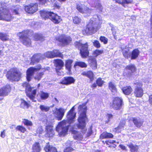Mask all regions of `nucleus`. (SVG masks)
Listing matches in <instances>:
<instances>
[{
  "instance_id": "6",
  "label": "nucleus",
  "mask_w": 152,
  "mask_h": 152,
  "mask_svg": "<svg viewBox=\"0 0 152 152\" xmlns=\"http://www.w3.org/2000/svg\"><path fill=\"white\" fill-rule=\"evenodd\" d=\"M66 120L60 122L56 127V131L60 137L64 136L67 134L68 127L66 125Z\"/></svg>"
},
{
  "instance_id": "35",
  "label": "nucleus",
  "mask_w": 152,
  "mask_h": 152,
  "mask_svg": "<svg viewBox=\"0 0 152 152\" xmlns=\"http://www.w3.org/2000/svg\"><path fill=\"white\" fill-rule=\"evenodd\" d=\"M109 88L113 94H114L116 92L117 90L116 86L112 82L109 83Z\"/></svg>"
},
{
  "instance_id": "5",
  "label": "nucleus",
  "mask_w": 152,
  "mask_h": 152,
  "mask_svg": "<svg viewBox=\"0 0 152 152\" xmlns=\"http://www.w3.org/2000/svg\"><path fill=\"white\" fill-rule=\"evenodd\" d=\"M22 86L26 88L25 91L27 96L32 101L36 102L35 96L36 94V90L31 87L30 85L26 82L23 83Z\"/></svg>"
},
{
  "instance_id": "20",
  "label": "nucleus",
  "mask_w": 152,
  "mask_h": 152,
  "mask_svg": "<svg viewBox=\"0 0 152 152\" xmlns=\"http://www.w3.org/2000/svg\"><path fill=\"white\" fill-rule=\"evenodd\" d=\"M88 62L92 69L95 70L97 68V64L96 58L93 57H90L89 59Z\"/></svg>"
},
{
  "instance_id": "12",
  "label": "nucleus",
  "mask_w": 152,
  "mask_h": 152,
  "mask_svg": "<svg viewBox=\"0 0 152 152\" xmlns=\"http://www.w3.org/2000/svg\"><path fill=\"white\" fill-rule=\"evenodd\" d=\"M38 9L37 3H31L28 6L25 7V11L28 14H33L37 11Z\"/></svg>"
},
{
  "instance_id": "54",
  "label": "nucleus",
  "mask_w": 152,
  "mask_h": 152,
  "mask_svg": "<svg viewBox=\"0 0 152 152\" xmlns=\"http://www.w3.org/2000/svg\"><path fill=\"white\" fill-rule=\"evenodd\" d=\"M93 45L94 47L97 48H99L100 47L101 45L99 41L95 40L93 42Z\"/></svg>"
},
{
  "instance_id": "40",
  "label": "nucleus",
  "mask_w": 152,
  "mask_h": 152,
  "mask_svg": "<svg viewBox=\"0 0 152 152\" xmlns=\"http://www.w3.org/2000/svg\"><path fill=\"white\" fill-rule=\"evenodd\" d=\"M8 36L5 33L0 32V39L2 41H6L9 40Z\"/></svg>"
},
{
  "instance_id": "13",
  "label": "nucleus",
  "mask_w": 152,
  "mask_h": 152,
  "mask_svg": "<svg viewBox=\"0 0 152 152\" xmlns=\"http://www.w3.org/2000/svg\"><path fill=\"white\" fill-rule=\"evenodd\" d=\"M41 68V65H38L37 68L31 67L28 69L26 72V79L28 81H30L35 72L39 70Z\"/></svg>"
},
{
  "instance_id": "45",
  "label": "nucleus",
  "mask_w": 152,
  "mask_h": 152,
  "mask_svg": "<svg viewBox=\"0 0 152 152\" xmlns=\"http://www.w3.org/2000/svg\"><path fill=\"white\" fill-rule=\"evenodd\" d=\"M44 56V57H47L48 58H54L52 51H48L45 53Z\"/></svg>"
},
{
  "instance_id": "56",
  "label": "nucleus",
  "mask_w": 152,
  "mask_h": 152,
  "mask_svg": "<svg viewBox=\"0 0 152 152\" xmlns=\"http://www.w3.org/2000/svg\"><path fill=\"white\" fill-rule=\"evenodd\" d=\"M106 118L107 120L105 122L106 123H108L110 121V120L112 118L113 115L110 114H107L106 116Z\"/></svg>"
},
{
  "instance_id": "49",
  "label": "nucleus",
  "mask_w": 152,
  "mask_h": 152,
  "mask_svg": "<svg viewBox=\"0 0 152 152\" xmlns=\"http://www.w3.org/2000/svg\"><path fill=\"white\" fill-rule=\"evenodd\" d=\"M16 129L22 133H24L26 131V128L22 126H17L16 128Z\"/></svg>"
},
{
  "instance_id": "10",
  "label": "nucleus",
  "mask_w": 152,
  "mask_h": 152,
  "mask_svg": "<svg viewBox=\"0 0 152 152\" xmlns=\"http://www.w3.org/2000/svg\"><path fill=\"white\" fill-rule=\"evenodd\" d=\"M134 85L135 87L134 92V96L136 97H141L143 94V91L142 88V84L138 81L134 83Z\"/></svg>"
},
{
  "instance_id": "21",
  "label": "nucleus",
  "mask_w": 152,
  "mask_h": 152,
  "mask_svg": "<svg viewBox=\"0 0 152 152\" xmlns=\"http://www.w3.org/2000/svg\"><path fill=\"white\" fill-rule=\"evenodd\" d=\"M10 90V86L8 85L0 89V96H7Z\"/></svg>"
},
{
  "instance_id": "53",
  "label": "nucleus",
  "mask_w": 152,
  "mask_h": 152,
  "mask_svg": "<svg viewBox=\"0 0 152 152\" xmlns=\"http://www.w3.org/2000/svg\"><path fill=\"white\" fill-rule=\"evenodd\" d=\"M102 42H103L105 44H107L108 41V40L107 38L101 36L99 39Z\"/></svg>"
},
{
  "instance_id": "61",
  "label": "nucleus",
  "mask_w": 152,
  "mask_h": 152,
  "mask_svg": "<svg viewBox=\"0 0 152 152\" xmlns=\"http://www.w3.org/2000/svg\"><path fill=\"white\" fill-rule=\"evenodd\" d=\"M56 72L57 74L59 75H62L63 74V73L61 70H56Z\"/></svg>"
},
{
  "instance_id": "3",
  "label": "nucleus",
  "mask_w": 152,
  "mask_h": 152,
  "mask_svg": "<svg viewBox=\"0 0 152 152\" xmlns=\"http://www.w3.org/2000/svg\"><path fill=\"white\" fill-rule=\"evenodd\" d=\"M30 32L31 33V32L30 30H27L18 34L20 41L24 45L27 47L30 46L31 45V40L27 37L28 36L30 35Z\"/></svg>"
},
{
  "instance_id": "8",
  "label": "nucleus",
  "mask_w": 152,
  "mask_h": 152,
  "mask_svg": "<svg viewBox=\"0 0 152 152\" xmlns=\"http://www.w3.org/2000/svg\"><path fill=\"white\" fill-rule=\"evenodd\" d=\"M12 18L8 9L0 7V20L10 21Z\"/></svg>"
},
{
  "instance_id": "34",
  "label": "nucleus",
  "mask_w": 152,
  "mask_h": 152,
  "mask_svg": "<svg viewBox=\"0 0 152 152\" xmlns=\"http://www.w3.org/2000/svg\"><path fill=\"white\" fill-rule=\"evenodd\" d=\"M39 95L42 99L45 100L48 98L49 94L47 92H45L43 91H41L39 93Z\"/></svg>"
},
{
  "instance_id": "55",
  "label": "nucleus",
  "mask_w": 152,
  "mask_h": 152,
  "mask_svg": "<svg viewBox=\"0 0 152 152\" xmlns=\"http://www.w3.org/2000/svg\"><path fill=\"white\" fill-rule=\"evenodd\" d=\"M112 34L114 36V37L115 38V37L118 36V30L117 29L112 28Z\"/></svg>"
},
{
  "instance_id": "63",
  "label": "nucleus",
  "mask_w": 152,
  "mask_h": 152,
  "mask_svg": "<svg viewBox=\"0 0 152 152\" xmlns=\"http://www.w3.org/2000/svg\"><path fill=\"white\" fill-rule=\"evenodd\" d=\"M119 147L123 150H126V149L125 146L122 145H119Z\"/></svg>"
},
{
  "instance_id": "41",
  "label": "nucleus",
  "mask_w": 152,
  "mask_h": 152,
  "mask_svg": "<svg viewBox=\"0 0 152 152\" xmlns=\"http://www.w3.org/2000/svg\"><path fill=\"white\" fill-rule=\"evenodd\" d=\"M72 62V61L71 60H68L66 61L65 64L66 68L69 71L70 70Z\"/></svg>"
},
{
  "instance_id": "19",
  "label": "nucleus",
  "mask_w": 152,
  "mask_h": 152,
  "mask_svg": "<svg viewBox=\"0 0 152 152\" xmlns=\"http://www.w3.org/2000/svg\"><path fill=\"white\" fill-rule=\"evenodd\" d=\"M75 81V80L72 77H64L60 83L63 84L69 85L73 83Z\"/></svg>"
},
{
  "instance_id": "22",
  "label": "nucleus",
  "mask_w": 152,
  "mask_h": 152,
  "mask_svg": "<svg viewBox=\"0 0 152 152\" xmlns=\"http://www.w3.org/2000/svg\"><path fill=\"white\" fill-rule=\"evenodd\" d=\"M52 12L46 10H41L40 11L41 16L45 20L50 17V15Z\"/></svg>"
},
{
  "instance_id": "36",
  "label": "nucleus",
  "mask_w": 152,
  "mask_h": 152,
  "mask_svg": "<svg viewBox=\"0 0 152 152\" xmlns=\"http://www.w3.org/2000/svg\"><path fill=\"white\" fill-rule=\"evenodd\" d=\"M52 52L53 54V55L54 58L58 57L62 58H63V55L59 51V50H54L52 51Z\"/></svg>"
},
{
  "instance_id": "16",
  "label": "nucleus",
  "mask_w": 152,
  "mask_h": 152,
  "mask_svg": "<svg viewBox=\"0 0 152 152\" xmlns=\"http://www.w3.org/2000/svg\"><path fill=\"white\" fill-rule=\"evenodd\" d=\"M75 106L73 107L68 113L67 115V122L69 124L73 123L74 121V119L76 116V113L74 112Z\"/></svg>"
},
{
  "instance_id": "60",
  "label": "nucleus",
  "mask_w": 152,
  "mask_h": 152,
  "mask_svg": "<svg viewBox=\"0 0 152 152\" xmlns=\"http://www.w3.org/2000/svg\"><path fill=\"white\" fill-rule=\"evenodd\" d=\"M122 129V128L121 127V126H119L117 128H115V129L116 130L117 132L118 133L120 132Z\"/></svg>"
},
{
  "instance_id": "42",
  "label": "nucleus",
  "mask_w": 152,
  "mask_h": 152,
  "mask_svg": "<svg viewBox=\"0 0 152 152\" xmlns=\"http://www.w3.org/2000/svg\"><path fill=\"white\" fill-rule=\"evenodd\" d=\"M32 148L33 150L37 152H39L41 150L39 143L38 142H36L34 144Z\"/></svg>"
},
{
  "instance_id": "47",
  "label": "nucleus",
  "mask_w": 152,
  "mask_h": 152,
  "mask_svg": "<svg viewBox=\"0 0 152 152\" xmlns=\"http://www.w3.org/2000/svg\"><path fill=\"white\" fill-rule=\"evenodd\" d=\"M73 20L74 23L78 24L80 23L81 19L77 16H75L73 18Z\"/></svg>"
},
{
  "instance_id": "30",
  "label": "nucleus",
  "mask_w": 152,
  "mask_h": 152,
  "mask_svg": "<svg viewBox=\"0 0 152 152\" xmlns=\"http://www.w3.org/2000/svg\"><path fill=\"white\" fill-rule=\"evenodd\" d=\"M127 146L130 148V151L131 152H135L137 151L138 147L137 145H134L132 143H129Z\"/></svg>"
},
{
  "instance_id": "38",
  "label": "nucleus",
  "mask_w": 152,
  "mask_h": 152,
  "mask_svg": "<svg viewBox=\"0 0 152 152\" xmlns=\"http://www.w3.org/2000/svg\"><path fill=\"white\" fill-rule=\"evenodd\" d=\"M34 38L35 40L36 41H42L44 39L42 35L37 34H34Z\"/></svg>"
},
{
  "instance_id": "43",
  "label": "nucleus",
  "mask_w": 152,
  "mask_h": 152,
  "mask_svg": "<svg viewBox=\"0 0 152 152\" xmlns=\"http://www.w3.org/2000/svg\"><path fill=\"white\" fill-rule=\"evenodd\" d=\"M39 108L42 111L47 112L49 110L50 107L45 105H40L39 106Z\"/></svg>"
},
{
  "instance_id": "37",
  "label": "nucleus",
  "mask_w": 152,
  "mask_h": 152,
  "mask_svg": "<svg viewBox=\"0 0 152 152\" xmlns=\"http://www.w3.org/2000/svg\"><path fill=\"white\" fill-rule=\"evenodd\" d=\"M122 52L124 56L128 58L129 56V49L127 47H126L125 48H122Z\"/></svg>"
},
{
  "instance_id": "50",
  "label": "nucleus",
  "mask_w": 152,
  "mask_h": 152,
  "mask_svg": "<svg viewBox=\"0 0 152 152\" xmlns=\"http://www.w3.org/2000/svg\"><path fill=\"white\" fill-rule=\"evenodd\" d=\"M103 53V50H96L94 51L93 53V55L95 56L96 57L102 54Z\"/></svg>"
},
{
  "instance_id": "57",
  "label": "nucleus",
  "mask_w": 152,
  "mask_h": 152,
  "mask_svg": "<svg viewBox=\"0 0 152 152\" xmlns=\"http://www.w3.org/2000/svg\"><path fill=\"white\" fill-rule=\"evenodd\" d=\"M122 4L123 6L125 7V6L124 5L125 4H128L129 3H131L132 1V0H122Z\"/></svg>"
},
{
  "instance_id": "24",
  "label": "nucleus",
  "mask_w": 152,
  "mask_h": 152,
  "mask_svg": "<svg viewBox=\"0 0 152 152\" xmlns=\"http://www.w3.org/2000/svg\"><path fill=\"white\" fill-rule=\"evenodd\" d=\"M81 74L89 78L91 81H92L94 79V74L91 71L83 72Z\"/></svg>"
},
{
  "instance_id": "27",
  "label": "nucleus",
  "mask_w": 152,
  "mask_h": 152,
  "mask_svg": "<svg viewBox=\"0 0 152 152\" xmlns=\"http://www.w3.org/2000/svg\"><path fill=\"white\" fill-rule=\"evenodd\" d=\"M123 93L126 95H129L132 92V90L130 86H127L122 88Z\"/></svg>"
},
{
  "instance_id": "58",
  "label": "nucleus",
  "mask_w": 152,
  "mask_h": 152,
  "mask_svg": "<svg viewBox=\"0 0 152 152\" xmlns=\"http://www.w3.org/2000/svg\"><path fill=\"white\" fill-rule=\"evenodd\" d=\"M73 150V149L71 147H68L64 150V152H71Z\"/></svg>"
},
{
  "instance_id": "29",
  "label": "nucleus",
  "mask_w": 152,
  "mask_h": 152,
  "mask_svg": "<svg viewBox=\"0 0 152 152\" xmlns=\"http://www.w3.org/2000/svg\"><path fill=\"white\" fill-rule=\"evenodd\" d=\"M140 53V51L137 49H134L132 53L131 56V59H135L138 56Z\"/></svg>"
},
{
  "instance_id": "62",
  "label": "nucleus",
  "mask_w": 152,
  "mask_h": 152,
  "mask_svg": "<svg viewBox=\"0 0 152 152\" xmlns=\"http://www.w3.org/2000/svg\"><path fill=\"white\" fill-rule=\"evenodd\" d=\"M5 130H4L3 132H1V134H0V136L3 138H4L5 136Z\"/></svg>"
},
{
  "instance_id": "44",
  "label": "nucleus",
  "mask_w": 152,
  "mask_h": 152,
  "mask_svg": "<svg viewBox=\"0 0 152 152\" xmlns=\"http://www.w3.org/2000/svg\"><path fill=\"white\" fill-rule=\"evenodd\" d=\"M126 69L130 71V73H132L134 72L136 70V68L134 65L130 64L127 66Z\"/></svg>"
},
{
  "instance_id": "4",
  "label": "nucleus",
  "mask_w": 152,
  "mask_h": 152,
  "mask_svg": "<svg viewBox=\"0 0 152 152\" xmlns=\"http://www.w3.org/2000/svg\"><path fill=\"white\" fill-rule=\"evenodd\" d=\"M21 73L15 69H11L8 72L7 75V78L10 81H18L21 77Z\"/></svg>"
},
{
  "instance_id": "9",
  "label": "nucleus",
  "mask_w": 152,
  "mask_h": 152,
  "mask_svg": "<svg viewBox=\"0 0 152 152\" xmlns=\"http://www.w3.org/2000/svg\"><path fill=\"white\" fill-rule=\"evenodd\" d=\"M76 8L80 12L88 16L90 15L92 10L91 8L80 3L77 4Z\"/></svg>"
},
{
  "instance_id": "17",
  "label": "nucleus",
  "mask_w": 152,
  "mask_h": 152,
  "mask_svg": "<svg viewBox=\"0 0 152 152\" xmlns=\"http://www.w3.org/2000/svg\"><path fill=\"white\" fill-rule=\"evenodd\" d=\"M44 59L43 55L40 53L35 54L31 58L30 64L34 65Z\"/></svg>"
},
{
  "instance_id": "23",
  "label": "nucleus",
  "mask_w": 152,
  "mask_h": 152,
  "mask_svg": "<svg viewBox=\"0 0 152 152\" xmlns=\"http://www.w3.org/2000/svg\"><path fill=\"white\" fill-rule=\"evenodd\" d=\"M56 70H61L63 67L64 63L63 61L60 59L55 60Z\"/></svg>"
},
{
  "instance_id": "7",
  "label": "nucleus",
  "mask_w": 152,
  "mask_h": 152,
  "mask_svg": "<svg viewBox=\"0 0 152 152\" xmlns=\"http://www.w3.org/2000/svg\"><path fill=\"white\" fill-rule=\"evenodd\" d=\"M75 45L76 47L80 49V54L82 58H86L88 56L89 51L87 43L83 44L80 42H76Z\"/></svg>"
},
{
  "instance_id": "52",
  "label": "nucleus",
  "mask_w": 152,
  "mask_h": 152,
  "mask_svg": "<svg viewBox=\"0 0 152 152\" xmlns=\"http://www.w3.org/2000/svg\"><path fill=\"white\" fill-rule=\"evenodd\" d=\"M44 73L43 72L39 73L34 78L35 80L39 81L41 79Z\"/></svg>"
},
{
  "instance_id": "26",
  "label": "nucleus",
  "mask_w": 152,
  "mask_h": 152,
  "mask_svg": "<svg viewBox=\"0 0 152 152\" xmlns=\"http://www.w3.org/2000/svg\"><path fill=\"white\" fill-rule=\"evenodd\" d=\"M132 121L134 124L137 128H140L143 124V121L139 118H134Z\"/></svg>"
},
{
  "instance_id": "25",
  "label": "nucleus",
  "mask_w": 152,
  "mask_h": 152,
  "mask_svg": "<svg viewBox=\"0 0 152 152\" xmlns=\"http://www.w3.org/2000/svg\"><path fill=\"white\" fill-rule=\"evenodd\" d=\"M44 149L46 152H57L56 148L51 145L50 146L49 143L47 144Z\"/></svg>"
},
{
  "instance_id": "39",
  "label": "nucleus",
  "mask_w": 152,
  "mask_h": 152,
  "mask_svg": "<svg viewBox=\"0 0 152 152\" xmlns=\"http://www.w3.org/2000/svg\"><path fill=\"white\" fill-rule=\"evenodd\" d=\"M96 8V10L98 12H101L103 9V7L101 4L99 2L95 3V6H93Z\"/></svg>"
},
{
  "instance_id": "1",
  "label": "nucleus",
  "mask_w": 152,
  "mask_h": 152,
  "mask_svg": "<svg viewBox=\"0 0 152 152\" xmlns=\"http://www.w3.org/2000/svg\"><path fill=\"white\" fill-rule=\"evenodd\" d=\"M78 110L80 114L77 119L78 123L76 124V126L79 129H84L86 127V122L87 120L86 115L87 110L86 103L80 105L78 107Z\"/></svg>"
},
{
  "instance_id": "2",
  "label": "nucleus",
  "mask_w": 152,
  "mask_h": 152,
  "mask_svg": "<svg viewBox=\"0 0 152 152\" xmlns=\"http://www.w3.org/2000/svg\"><path fill=\"white\" fill-rule=\"evenodd\" d=\"M102 22L98 15H94L91 18L87 26L86 32L88 35H92L97 30L99 24Z\"/></svg>"
},
{
  "instance_id": "33",
  "label": "nucleus",
  "mask_w": 152,
  "mask_h": 152,
  "mask_svg": "<svg viewBox=\"0 0 152 152\" xmlns=\"http://www.w3.org/2000/svg\"><path fill=\"white\" fill-rule=\"evenodd\" d=\"M72 133L74 134L73 137L75 139L81 140L83 139L82 135L75 131H73Z\"/></svg>"
},
{
  "instance_id": "31",
  "label": "nucleus",
  "mask_w": 152,
  "mask_h": 152,
  "mask_svg": "<svg viewBox=\"0 0 152 152\" xmlns=\"http://www.w3.org/2000/svg\"><path fill=\"white\" fill-rule=\"evenodd\" d=\"M113 136L112 134L109 133L107 132H103L101 135L100 137L101 139L112 138Z\"/></svg>"
},
{
  "instance_id": "18",
  "label": "nucleus",
  "mask_w": 152,
  "mask_h": 152,
  "mask_svg": "<svg viewBox=\"0 0 152 152\" xmlns=\"http://www.w3.org/2000/svg\"><path fill=\"white\" fill-rule=\"evenodd\" d=\"M49 18L53 23L56 24L59 23L61 20L62 19L60 16H58L56 14L52 12L50 15Z\"/></svg>"
},
{
  "instance_id": "28",
  "label": "nucleus",
  "mask_w": 152,
  "mask_h": 152,
  "mask_svg": "<svg viewBox=\"0 0 152 152\" xmlns=\"http://www.w3.org/2000/svg\"><path fill=\"white\" fill-rule=\"evenodd\" d=\"M47 134L48 137H52L54 134V132L53 130L52 126L51 125L46 126Z\"/></svg>"
},
{
  "instance_id": "51",
  "label": "nucleus",
  "mask_w": 152,
  "mask_h": 152,
  "mask_svg": "<svg viewBox=\"0 0 152 152\" xmlns=\"http://www.w3.org/2000/svg\"><path fill=\"white\" fill-rule=\"evenodd\" d=\"M96 83L97 85L99 86H102L104 83V81L101 78H98L96 81Z\"/></svg>"
},
{
  "instance_id": "11",
  "label": "nucleus",
  "mask_w": 152,
  "mask_h": 152,
  "mask_svg": "<svg viewBox=\"0 0 152 152\" xmlns=\"http://www.w3.org/2000/svg\"><path fill=\"white\" fill-rule=\"evenodd\" d=\"M56 39L64 45H66L69 44L72 40V38L69 36L61 35L56 37Z\"/></svg>"
},
{
  "instance_id": "46",
  "label": "nucleus",
  "mask_w": 152,
  "mask_h": 152,
  "mask_svg": "<svg viewBox=\"0 0 152 152\" xmlns=\"http://www.w3.org/2000/svg\"><path fill=\"white\" fill-rule=\"evenodd\" d=\"M75 66H79L81 67H86L87 64L84 62L78 61L76 62L75 65Z\"/></svg>"
},
{
  "instance_id": "64",
  "label": "nucleus",
  "mask_w": 152,
  "mask_h": 152,
  "mask_svg": "<svg viewBox=\"0 0 152 152\" xmlns=\"http://www.w3.org/2000/svg\"><path fill=\"white\" fill-rule=\"evenodd\" d=\"M149 101L150 104L152 106V95H151L150 96Z\"/></svg>"
},
{
  "instance_id": "59",
  "label": "nucleus",
  "mask_w": 152,
  "mask_h": 152,
  "mask_svg": "<svg viewBox=\"0 0 152 152\" xmlns=\"http://www.w3.org/2000/svg\"><path fill=\"white\" fill-rule=\"evenodd\" d=\"M39 4L42 5H44L46 2V0H38Z\"/></svg>"
},
{
  "instance_id": "15",
  "label": "nucleus",
  "mask_w": 152,
  "mask_h": 152,
  "mask_svg": "<svg viewBox=\"0 0 152 152\" xmlns=\"http://www.w3.org/2000/svg\"><path fill=\"white\" fill-rule=\"evenodd\" d=\"M65 111L66 110L62 108H60L59 109L56 108V110L55 111L54 110L53 111L55 117L59 121L62 119Z\"/></svg>"
},
{
  "instance_id": "32",
  "label": "nucleus",
  "mask_w": 152,
  "mask_h": 152,
  "mask_svg": "<svg viewBox=\"0 0 152 152\" xmlns=\"http://www.w3.org/2000/svg\"><path fill=\"white\" fill-rule=\"evenodd\" d=\"M30 104L23 99H21L20 107L23 109H27L30 106Z\"/></svg>"
},
{
  "instance_id": "48",
  "label": "nucleus",
  "mask_w": 152,
  "mask_h": 152,
  "mask_svg": "<svg viewBox=\"0 0 152 152\" xmlns=\"http://www.w3.org/2000/svg\"><path fill=\"white\" fill-rule=\"evenodd\" d=\"M23 122L27 126H32L33 125L31 121L26 119H23Z\"/></svg>"
},
{
  "instance_id": "14",
  "label": "nucleus",
  "mask_w": 152,
  "mask_h": 152,
  "mask_svg": "<svg viewBox=\"0 0 152 152\" xmlns=\"http://www.w3.org/2000/svg\"><path fill=\"white\" fill-rule=\"evenodd\" d=\"M122 99L118 97H116L113 100L112 105V108L115 110H120L122 106Z\"/></svg>"
}]
</instances>
